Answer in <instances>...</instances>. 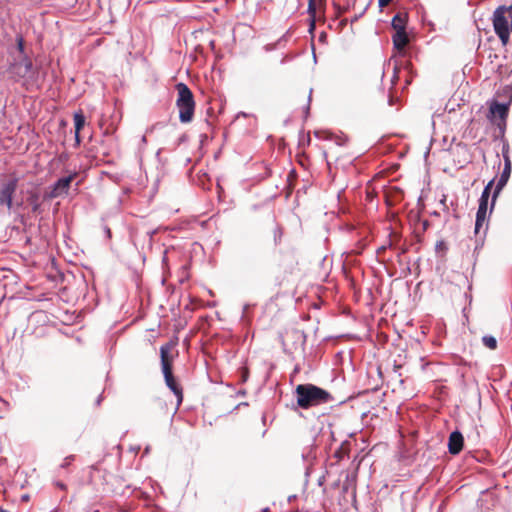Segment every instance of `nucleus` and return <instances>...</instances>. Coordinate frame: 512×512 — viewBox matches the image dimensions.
I'll return each instance as SVG.
<instances>
[{"instance_id": "16", "label": "nucleus", "mask_w": 512, "mask_h": 512, "mask_svg": "<svg viewBox=\"0 0 512 512\" xmlns=\"http://www.w3.org/2000/svg\"><path fill=\"white\" fill-rule=\"evenodd\" d=\"M482 342H483V344H484L487 348H489V349H491V350H494V349H496V347H497V340H496V338H495V337H493V336H490V335L484 336V337L482 338Z\"/></svg>"}, {"instance_id": "9", "label": "nucleus", "mask_w": 512, "mask_h": 512, "mask_svg": "<svg viewBox=\"0 0 512 512\" xmlns=\"http://www.w3.org/2000/svg\"><path fill=\"white\" fill-rule=\"evenodd\" d=\"M464 438L459 431H454L448 439V450L451 454L457 455L463 448Z\"/></svg>"}, {"instance_id": "5", "label": "nucleus", "mask_w": 512, "mask_h": 512, "mask_svg": "<svg viewBox=\"0 0 512 512\" xmlns=\"http://www.w3.org/2000/svg\"><path fill=\"white\" fill-rule=\"evenodd\" d=\"M493 185V182H489L488 185L484 188L480 200L479 206L476 213V221H475V233L479 234L481 230L485 232L487 228V216H488V201L490 196V189Z\"/></svg>"}, {"instance_id": "13", "label": "nucleus", "mask_w": 512, "mask_h": 512, "mask_svg": "<svg viewBox=\"0 0 512 512\" xmlns=\"http://www.w3.org/2000/svg\"><path fill=\"white\" fill-rule=\"evenodd\" d=\"M408 41L409 40L406 31L396 32L393 35L394 47L399 51L405 48V46L408 44Z\"/></svg>"}, {"instance_id": "11", "label": "nucleus", "mask_w": 512, "mask_h": 512, "mask_svg": "<svg viewBox=\"0 0 512 512\" xmlns=\"http://www.w3.org/2000/svg\"><path fill=\"white\" fill-rule=\"evenodd\" d=\"M32 70V62L28 58H23L22 61L13 66V73L20 77H26Z\"/></svg>"}, {"instance_id": "15", "label": "nucleus", "mask_w": 512, "mask_h": 512, "mask_svg": "<svg viewBox=\"0 0 512 512\" xmlns=\"http://www.w3.org/2000/svg\"><path fill=\"white\" fill-rule=\"evenodd\" d=\"M392 26L396 32L405 31V19L401 15L394 16Z\"/></svg>"}, {"instance_id": "21", "label": "nucleus", "mask_w": 512, "mask_h": 512, "mask_svg": "<svg viewBox=\"0 0 512 512\" xmlns=\"http://www.w3.org/2000/svg\"><path fill=\"white\" fill-rule=\"evenodd\" d=\"M396 72H397V67L395 66V67H394V73H395V75H394L393 80H392V82H393V83H394V81H395V79H396Z\"/></svg>"}, {"instance_id": "6", "label": "nucleus", "mask_w": 512, "mask_h": 512, "mask_svg": "<svg viewBox=\"0 0 512 512\" xmlns=\"http://www.w3.org/2000/svg\"><path fill=\"white\" fill-rule=\"evenodd\" d=\"M17 188V179H10L5 182L0 189V203L7 206L8 210L12 208V198Z\"/></svg>"}, {"instance_id": "2", "label": "nucleus", "mask_w": 512, "mask_h": 512, "mask_svg": "<svg viewBox=\"0 0 512 512\" xmlns=\"http://www.w3.org/2000/svg\"><path fill=\"white\" fill-rule=\"evenodd\" d=\"M495 34L500 39L503 46H506L510 40L512 32V4L510 6H499L493 13L492 18Z\"/></svg>"}, {"instance_id": "4", "label": "nucleus", "mask_w": 512, "mask_h": 512, "mask_svg": "<svg viewBox=\"0 0 512 512\" xmlns=\"http://www.w3.org/2000/svg\"><path fill=\"white\" fill-rule=\"evenodd\" d=\"M173 348V344L168 343L160 348V356H161V366L162 372L165 378L166 385L170 388V390L176 395L178 404L182 402L183 394L182 389L176 383V380L172 374V356L170 355V351Z\"/></svg>"}, {"instance_id": "10", "label": "nucleus", "mask_w": 512, "mask_h": 512, "mask_svg": "<svg viewBox=\"0 0 512 512\" xmlns=\"http://www.w3.org/2000/svg\"><path fill=\"white\" fill-rule=\"evenodd\" d=\"M504 159H505V166H504V169L502 171V174L497 182V185H496V190H495V193H494V198L496 197V195L499 193V191L506 185L509 177H510V174H511V162H510V159L508 156H504Z\"/></svg>"}, {"instance_id": "22", "label": "nucleus", "mask_w": 512, "mask_h": 512, "mask_svg": "<svg viewBox=\"0 0 512 512\" xmlns=\"http://www.w3.org/2000/svg\"><path fill=\"white\" fill-rule=\"evenodd\" d=\"M0 512H7V511L0 509Z\"/></svg>"}, {"instance_id": "19", "label": "nucleus", "mask_w": 512, "mask_h": 512, "mask_svg": "<svg viewBox=\"0 0 512 512\" xmlns=\"http://www.w3.org/2000/svg\"><path fill=\"white\" fill-rule=\"evenodd\" d=\"M378 2H379V6L381 8H383V7H386L387 5H389L392 2V0H378Z\"/></svg>"}, {"instance_id": "7", "label": "nucleus", "mask_w": 512, "mask_h": 512, "mask_svg": "<svg viewBox=\"0 0 512 512\" xmlns=\"http://www.w3.org/2000/svg\"><path fill=\"white\" fill-rule=\"evenodd\" d=\"M77 173H72L66 177L60 178L52 187L49 196L51 198H57L64 194H67L71 182L75 179Z\"/></svg>"}, {"instance_id": "17", "label": "nucleus", "mask_w": 512, "mask_h": 512, "mask_svg": "<svg viewBox=\"0 0 512 512\" xmlns=\"http://www.w3.org/2000/svg\"><path fill=\"white\" fill-rule=\"evenodd\" d=\"M315 135H316V137H318L320 139H329L330 140L333 138L332 133L327 132V131H316Z\"/></svg>"}, {"instance_id": "20", "label": "nucleus", "mask_w": 512, "mask_h": 512, "mask_svg": "<svg viewBox=\"0 0 512 512\" xmlns=\"http://www.w3.org/2000/svg\"><path fill=\"white\" fill-rule=\"evenodd\" d=\"M336 142H337V144L342 145L343 139L341 137H336Z\"/></svg>"}, {"instance_id": "14", "label": "nucleus", "mask_w": 512, "mask_h": 512, "mask_svg": "<svg viewBox=\"0 0 512 512\" xmlns=\"http://www.w3.org/2000/svg\"><path fill=\"white\" fill-rule=\"evenodd\" d=\"M74 124H75L76 140L79 141V132L84 127V124H85V117L82 113L74 114Z\"/></svg>"}, {"instance_id": "18", "label": "nucleus", "mask_w": 512, "mask_h": 512, "mask_svg": "<svg viewBox=\"0 0 512 512\" xmlns=\"http://www.w3.org/2000/svg\"><path fill=\"white\" fill-rule=\"evenodd\" d=\"M17 48L20 53H24V39L22 36H18L17 39Z\"/></svg>"}, {"instance_id": "12", "label": "nucleus", "mask_w": 512, "mask_h": 512, "mask_svg": "<svg viewBox=\"0 0 512 512\" xmlns=\"http://www.w3.org/2000/svg\"><path fill=\"white\" fill-rule=\"evenodd\" d=\"M507 111L508 108L505 104L495 102L490 106V114L492 118L498 117L499 119L503 120L507 115Z\"/></svg>"}, {"instance_id": "3", "label": "nucleus", "mask_w": 512, "mask_h": 512, "mask_svg": "<svg viewBox=\"0 0 512 512\" xmlns=\"http://www.w3.org/2000/svg\"><path fill=\"white\" fill-rule=\"evenodd\" d=\"M177 100L176 106L179 111V119L182 123H189L193 119L195 101L191 90L184 83L176 85Z\"/></svg>"}, {"instance_id": "8", "label": "nucleus", "mask_w": 512, "mask_h": 512, "mask_svg": "<svg viewBox=\"0 0 512 512\" xmlns=\"http://www.w3.org/2000/svg\"><path fill=\"white\" fill-rule=\"evenodd\" d=\"M307 12L310 16V31H312L315 28L317 16L324 13L323 0H309Z\"/></svg>"}, {"instance_id": "1", "label": "nucleus", "mask_w": 512, "mask_h": 512, "mask_svg": "<svg viewBox=\"0 0 512 512\" xmlns=\"http://www.w3.org/2000/svg\"><path fill=\"white\" fill-rule=\"evenodd\" d=\"M297 404L302 409L319 406L329 403L333 400L332 395L313 384H300L295 389Z\"/></svg>"}]
</instances>
